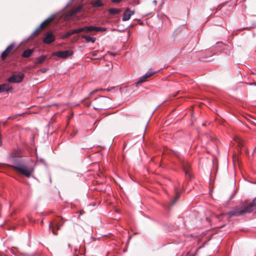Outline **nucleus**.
Listing matches in <instances>:
<instances>
[{"instance_id": "bb28decb", "label": "nucleus", "mask_w": 256, "mask_h": 256, "mask_svg": "<svg viewBox=\"0 0 256 256\" xmlns=\"http://www.w3.org/2000/svg\"><path fill=\"white\" fill-rule=\"evenodd\" d=\"M92 56H96V52H93L92 53Z\"/></svg>"}, {"instance_id": "2eb2a0df", "label": "nucleus", "mask_w": 256, "mask_h": 256, "mask_svg": "<svg viewBox=\"0 0 256 256\" xmlns=\"http://www.w3.org/2000/svg\"><path fill=\"white\" fill-rule=\"evenodd\" d=\"M33 51L32 50L28 49L23 52L22 54V56L24 58H29L31 56L32 54Z\"/></svg>"}, {"instance_id": "1a4fd4ad", "label": "nucleus", "mask_w": 256, "mask_h": 256, "mask_svg": "<svg viewBox=\"0 0 256 256\" xmlns=\"http://www.w3.org/2000/svg\"><path fill=\"white\" fill-rule=\"evenodd\" d=\"M14 43L11 44L7 47L5 50L2 52V59H5L12 52V49L14 48Z\"/></svg>"}, {"instance_id": "f257e3e1", "label": "nucleus", "mask_w": 256, "mask_h": 256, "mask_svg": "<svg viewBox=\"0 0 256 256\" xmlns=\"http://www.w3.org/2000/svg\"><path fill=\"white\" fill-rule=\"evenodd\" d=\"M14 164L12 166L15 170L27 178H30L34 168L32 166L27 164L20 158L16 157L13 160Z\"/></svg>"}, {"instance_id": "393cba45", "label": "nucleus", "mask_w": 256, "mask_h": 256, "mask_svg": "<svg viewBox=\"0 0 256 256\" xmlns=\"http://www.w3.org/2000/svg\"><path fill=\"white\" fill-rule=\"evenodd\" d=\"M100 90V89L94 90H93V91L90 92V94H92L94 92H97L99 91Z\"/></svg>"}, {"instance_id": "f3484780", "label": "nucleus", "mask_w": 256, "mask_h": 256, "mask_svg": "<svg viewBox=\"0 0 256 256\" xmlns=\"http://www.w3.org/2000/svg\"><path fill=\"white\" fill-rule=\"evenodd\" d=\"M108 12L112 14H118L120 12V10L116 8H110L108 10Z\"/></svg>"}, {"instance_id": "f8f14e48", "label": "nucleus", "mask_w": 256, "mask_h": 256, "mask_svg": "<svg viewBox=\"0 0 256 256\" xmlns=\"http://www.w3.org/2000/svg\"><path fill=\"white\" fill-rule=\"evenodd\" d=\"M53 20V18H49L44 21L40 26L39 28H38L34 32V34H36L40 28H42L44 27V26L48 24L51 21Z\"/></svg>"}, {"instance_id": "dca6fc26", "label": "nucleus", "mask_w": 256, "mask_h": 256, "mask_svg": "<svg viewBox=\"0 0 256 256\" xmlns=\"http://www.w3.org/2000/svg\"><path fill=\"white\" fill-rule=\"evenodd\" d=\"M82 38L87 42H91L94 43L95 42L96 40V38L94 37H92L88 36H82Z\"/></svg>"}, {"instance_id": "f03ea898", "label": "nucleus", "mask_w": 256, "mask_h": 256, "mask_svg": "<svg viewBox=\"0 0 256 256\" xmlns=\"http://www.w3.org/2000/svg\"><path fill=\"white\" fill-rule=\"evenodd\" d=\"M256 208V201L254 200L245 206L243 208L240 209L238 206L234 208L232 210L228 213V218L237 216L243 215L245 214L251 212Z\"/></svg>"}, {"instance_id": "423d86ee", "label": "nucleus", "mask_w": 256, "mask_h": 256, "mask_svg": "<svg viewBox=\"0 0 256 256\" xmlns=\"http://www.w3.org/2000/svg\"><path fill=\"white\" fill-rule=\"evenodd\" d=\"M55 40V36L51 32H48L45 34L43 42L46 44H50Z\"/></svg>"}, {"instance_id": "4be33fe9", "label": "nucleus", "mask_w": 256, "mask_h": 256, "mask_svg": "<svg viewBox=\"0 0 256 256\" xmlns=\"http://www.w3.org/2000/svg\"><path fill=\"white\" fill-rule=\"evenodd\" d=\"M72 31H73L74 34H78L80 32H84V28H81L74 30H72Z\"/></svg>"}, {"instance_id": "9d476101", "label": "nucleus", "mask_w": 256, "mask_h": 256, "mask_svg": "<svg viewBox=\"0 0 256 256\" xmlns=\"http://www.w3.org/2000/svg\"><path fill=\"white\" fill-rule=\"evenodd\" d=\"M154 72H148L145 74L144 76L140 78L138 82H137L136 86H138L142 83L146 82V79L151 76H152L154 74Z\"/></svg>"}, {"instance_id": "b1692460", "label": "nucleus", "mask_w": 256, "mask_h": 256, "mask_svg": "<svg viewBox=\"0 0 256 256\" xmlns=\"http://www.w3.org/2000/svg\"><path fill=\"white\" fill-rule=\"evenodd\" d=\"M96 32H105L106 30V28L98 27L96 26Z\"/></svg>"}, {"instance_id": "a211bd4d", "label": "nucleus", "mask_w": 256, "mask_h": 256, "mask_svg": "<svg viewBox=\"0 0 256 256\" xmlns=\"http://www.w3.org/2000/svg\"><path fill=\"white\" fill-rule=\"evenodd\" d=\"M46 58V56H42L37 58L35 63L36 64H41L45 60Z\"/></svg>"}, {"instance_id": "6ab92c4d", "label": "nucleus", "mask_w": 256, "mask_h": 256, "mask_svg": "<svg viewBox=\"0 0 256 256\" xmlns=\"http://www.w3.org/2000/svg\"><path fill=\"white\" fill-rule=\"evenodd\" d=\"M63 224V219L62 218H60L58 222V223L56 224V226L58 230L62 226Z\"/></svg>"}, {"instance_id": "20e7f679", "label": "nucleus", "mask_w": 256, "mask_h": 256, "mask_svg": "<svg viewBox=\"0 0 256 256\" xmlns=\"http://www.w3.org/2000/svg\"><path fill=\"white\" fill-rule=\"evenodd\" d=\"M24 78V74L21 72H16L7 79V82L12 83H20Z\"/></svg>"}, {"instance_id": "9b49d317", "label": "nucleus", "mask_w": 256, "mask_h": 256, "mask_svg": "<svg viewBox=\"0 0 256 256\" xmlns=\"http://www.w3.org/2000/svg\"><path fill=\"white\" fill-rule=\"evenodd\" d=\"M12 88V86H10L8 84H0V93L8 92L11 90Z\"/></svg>"}, {"instance_id": "aec40b11", "label": "nucleus", "mask_w": 256, "mask_h": 256, "mask_svg": "<svg viewBox=\"0 0 256 256\" xmlns=\"http://www.w3.org/2000/svg\"><path fill=\"white\" fill-rule=\"evenodd\" d=\"M72 34H74L72 30H70V31H69V32H66L63 36V38H68L69 36H71Z\"/></svg>"}, {"instance_id": "5701e85b", "label": "nucleus", "mask_w": 256, "mask_h": 256, "mask_svg": "<svg viewBox=\"0 0 256 256\" xmlns=\"http://www.w3.org/2000/svg\"><path fill=\"white\" fill-rule=\"evenodd\" d=\"M82 8L81 6H78L77 8H76L72 12V15H74L77 13L78 12H79Z\"/></svg>"}, {"instance_id": "7c9ffc66", "label": "nucleus", "mask_w": 256, "mask_h": 256, "mask_svg": "<svg viewBox=\"0 0 256 256\" xmlns=\"http://www.w3.org/2000/svg\"><path fill=\"white\" fill-rule=\"evenodd\" d=\"M255 149H256V148H255Z\"/></svg>"}, {"instance_id": "0eeeda50", "label": "nucleus", "mask_w": 256, "mask_h": 256, "mask_svg": "<svg viewBox=\"0 0 256 256\" xmlns=\"http://www.w3.org/2000/svg\"><path fill=\"white\" fill-rule=\"evenodd\" d=\"M134 14V10H130V8H127L124 13V16H123V17H122V20L123 21H127L128 20H129L131 17V16L133 14Z\"/></svg>"}, {"instance_id": "4468645a", "label": "nucleus", "mask_w": 256, "mask_h": 256, "mask_svg": "<svg viewBox=\"0 0 256 256\" xmlns=\"http://www.w3.org/2000/svg\"><path fill=\"white\" fill-rule=\"evenodd\" d=\"M175 195L174 200L172 202L170 206H172L175 204L176 202L179 198L180 196V192L178 188H175Z\"/></svg>"}, {"instance_id": "ddd939ff", "label": "nucleus", "mask_w": 256, "mask_h": 256, "mask_svg": "<svg viewBox=\"0 0 256 256\" xmlns=\"http://www.w3.org/2000/svg\"><path fill=\"white\" fill-rule=\"evenodd\" d=\"M84 28V32H96V26H86L84 27H83Z\"/></svg>"}, {"instance_id": "c85d7f7f", "label": "nucleus", "mask_w": 256, "mask_h": 256, "mask_svg": "<svg viewBox=\"0 0 256 256\" xmlns=\"http://www.w3.org/2000/svg\"><path fill=\"white\" fill-rule=\"evenodd\" d=\"M46 69H45V68H44V69H42V72H46Z\"/></svg>"}, {"instance_id": "39448f33", "label": "nucleus", "mask_w": 256, "mask_h": 256, "mask_svg": "<svg viewBox=\"0 0 256 256\" xmlns=\"http://www.w3.org/2000/svg\"><path fill=\"white\" fill-rule=\"evenodd\" d=\"M73 54L72 50H66L64 51H58L54 53V55L58 58H66L71 56Z\"/></svg>"}, {"instance_id": "412c9836", "label": "nucleus", "mask_w": 256, "mask_h": 256, "mask_svg": "<svg viewBox=\"0 0 256 256\" xmlns=\"http://www.w3.org/2000/svg\"><path fill=\"white\" fill-rule=\"evenodd\" d=\"M94 6L98 7L102 6V3L100 0H96L94 2Z\"/></svg>"}, {"instance_id": "c756f323", "label": "nucleus", "mask_w": 256, "mask_h": 256, "mask_svg": "<svg viewBox=\"0 0 256 256\" xmlns=\"http://www.w3.org/2000/svg\"><path fill=\"white\" fill-rule=\"evenodd\" d=\"M250 85H254V86H256V82H254V83H250Z\"/></svg>"}, {"instance_id": "cd10ccee", "label": "nucleus", "mask_w": 256, "mask_h": 256, "mask_svg": "<svg viewBox=\"0 0 256 256\" xmlns=\"http://www.w3.org/2000/svg\"><path fill=\"white\" fill-rule=\"evenodd\" d=\"M52 233H53L54 234H56V233L55 232H54V228H52Z\"/></svg>"}, {"instance_id": "6e6552de", "label": "nucleus", "mask_w": 256, "mask_h": 256, "mask_svg": "<svg viewBox=\"0 0 256 256\" xmlns=\"http://www.w3.org/2000/svg\"><path fill=\"white\" fill-rule=\"evenodd\" d=\"M182 166L186 175L188 176L190 178H191L192 176L190 172V170L191 168L190 164L188 162L184 161L183 162Z\"/></svg>"}, {"instance_id": "a878e982", "label": "nucleus", "mask_w": 256, "mask_h": 256, "mask_svg": "<svg viewBox=\"0 0 256 256\" xmlns=\"http://www.w3.org/2000/svg\"><path fill=\"white\" fill-rule=\"evenodd\" d=\"M224 214L222 213V214L220 215H217V214H216L214 215L215 216L218 218V219H219L220 218V217L221 216H223L224 215Z\"/></svg>"}, {"instance_id": "7ed1b4c3", "label": "nucleus", "mask_w": 256, "mask_h": 256, "mask_svg": "<svg viewBox=\"0 0 256 256\" xmlns=\"http://www.w3.org/2000/svg\"><path fill=\"white\" fill-rule=\"evenodd\" d=\"M112 100L108 97L100 96L95 98L92 102L96 110H105L111 107Z\"/></svg>"}]
</instances>
